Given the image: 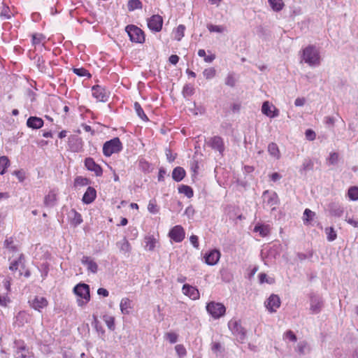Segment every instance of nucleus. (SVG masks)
Masks as SVG:
<instances>
[{"instance_id":"43","label":"nucleus","mask_w":358,"mask_h":358,"mask_svg":"<svg viewBox=\"0 0 358 358\" xmlns=\"http://www.w3.org/2000/svg\"><path fill=\"white\" fill-rule=\"evenodd\" d=\"M36 59V64L38 69L43 73L46 72V66L45 65V59L42 56H38L35 57Z\"/></svg>"},{"instance_id":"1","label":"nucleus","mask_w":358,"mask_h":358,"mask_svg":"<svg viewBox=\"0 0 358 358\" xmlns=\"http://www.w3.org/2000/svg\"><path fill=\"white\" fill-rule=\"evenodd\" d=\"M301 60L311 67L319 66L321 62L319 49L313 45H308L302 50Z\"/></svg>"},{"instance_id":"5","label":"nucleus","mask_w":358,"mask_h":358,"mask_svg":"<svg viewBox=\"0 0 358 358\" xmlns=\"http://www.w3.org/2000/svg\"><path fill=\"white\" fill-rule=\"evenodd\" d=\"M228 327L236 339L243 343L246 338V331L241 326L240 320H231L228 322Z\"/></svg>"},{"instance_id":"24","label":"nucleus","mask_w":358,"mask_h":358,"mask_svg":"<svg viewBox=\"0 0 358 358\" xmlns=\"http://www.w3.org/2000/svg\"><path fill=\"white\" fill-rule=\"evenodd\" d=\"M329 210L331 215L334 217H341L343 213V208L337 203H331L329 205Z\"/></svg>"},{"instance_id":"7","label":"nucleus","mask_w":358,"mask_h":358,"mask_svg":"<svg viewBox=\"0 0 358 358\" xmlns=\"http://www.w3.org/2000/svg\"><path fill=\"white\" fill-rule=\"evenodd\" d=\"M206 310L213 318L218 319L224 315L226 308L221 303L211 301L207 303Z\"/></svg>"},{"instance_id":"14","label":"nucleus","mask_w":358,"mask_h":358,"mask_svg":"<svg viewBox=\"0 0 358 358\" xmlns=\"http://www.w3.org/2000/svg\"><path fill=\"white\" fill-rule=\"evenodd\" d=\"M220 255V252L218 250H211L204 255L205 263L210 266H214L219 262Z\"/></svg>"},{"instance_id":"61","label":"nucleus","mask_w":358,"mask_h":358,"mask_svg":"<svg viewBox=\"0 0 358 358\" xmlns=\"http://www.w3.org/2000/svg\"><path fill=\"white\" fill-rule=\"evenodd\" d=\"M42 34H33L32 35V43L34 45L39 44L43 38Z\"/></svg>"},{"instance_id":"2","label":"nucleus","mask_w":358,"mask_h":358,"mask_svg":"<svg viewBox=\"0 0 358 358\" xmlns=\"http://www.w3.org/2000/svg\"><path fill=\"white\" fill-rule=\"evenodd\" d=\"M74 294L81 299H78L79 306H83L90 300V286L85 283H78L73 288Z\"/></svg>"},{"instance_id":"10","label":"nucleus","mask_w":358,"mask_h":358,"mask_svg":"<svg viewBox=\"0 0 358 358\" xmlns=\"http://www.w3.org/2000/svg\"><path fill=\"white\" fill-rule=\"evenodd\" d=\"M148 28L155 32H159L162 30L163 25V18L159 15H153L147 20Z\"/></svg>"},{"instance_id":"33","label":"nucleus","mask_w":358,"mask_h":358,"mask_svg":"<svg viewBox=\"0 0 358 358\" xmlns=\"http://www.w3.org/2000/svg\"><path fill=\"white\" fill-rule=\"evenodd\" d=\"M10 165V161L8 157L6 156H1L0 157V174L3 175L7 168Z\"/></svg>"},{"instance_id":"47","label":"nucleus","mask_w":358,"mask_h":358,"mask_svg":"<svg viewBox=\"0 0 358 358\" xmlns=\"http://www.w3.org/2000/svg\"><path fill=\"white\" fill-rule=\"evenodd\" d=\"M185 29V27L182 24H180L177 27L176 32H175V36H174V38L176 41H180L182 39V38L184 36Z\"/></svg>"},{"instance_id":"31","label":"nucleus","mask_w":358,"mask_h":358,"mask_svg":"<svg viewBox=\"0 0 358 358\" xmlns=\"http://www.w3.org/2000/svg\"><path fill=\"white\" fill-rule=\"evenodd\" d=\"M268 153L275 159H278L280 157V153L278 149V146L275 143H271L268 145Z\"/></svg>"},{"instance_id":"58","label":"nucleus","mask_w":358,"mask_h":358,"mask_svg":"<svg viewBox=\"0 0 358 358\" xmlns=\"http://www.w3.org/2000/svg\"><path fill=\"white\" fill-rule=\"evenodd\" d=\"M315 215V213L310 210L308 208H306L304 210L303 216L305 218L303 219L304 222H309L313 219V217Z\"/></svg>"},{"instance_id":"32","label":"nucleus","mask_w":358,"mask_h":358,"mask_svg":"<svg viewBox=\"0 0 358 358\" xmlns=\"http://www.w3.org/2000/svg\"><path fill=\"white\" fill-rule=\"evenodd\" d=\"M178 189L179 193L184 194L189 199L194 196L192 188L188 185H181L178 187Z\"/></svg>"},{"instance_id":"28","label":"nucleus","mask_w":358,"mask_h":358,"mask_svg":"<svg viewBox=\"0 0 358 358\" xmlns=\"http://www.w3.org/2000/svg\"><path fill=\"white\" fill-rule=\"evenodd\" d=\"M16 322L19 325L23 326L29 320V315L25 311H20L15 317Z\"/></svg>"},{"instance_id":"18","label":"nucleus","mask_w":358,"mask_h":358,"mask_svg":"<svg viewBox=\"0 0 358 358\" xmlns=\"http://www.w3.org/2000/svg\"><path fill=\"white\" fill-rule=\"evenodd\" d=\"M69 143L71 150L74 152H80L83 149V141L77 136H71L69 138Z\"/></svg>"},{"instance_id":"60","label":"nucleus","mask_w":358,"mask_h":358,"mask_svg":"<svg viewBox=\"0 0 358 358\" xmlns=\"http://www.w3.org/2000/svg\"><path fill=\"white\" fill-rule=\"evenodd\" d=\"M306 137L309 141H313L315 138L316 134L312 129H307L305 132Z\"/></svg>"},{"instance_id":"54","label":"nucleus","mask_w":358,"mask_h":358,"mask_svg":"<svg viewBox=\"0 0 358 358\" xmlns=\"http://www.w3.org/2000/svg\"><path fill=\"white\" fill-rule=\"evenodd\" d=\"M207 28L210 32L222 33L224 31V27L212 24H208Z\"/></svg>"},{"instance_id":"4","label":"nucleus","mask_w":358,"mask_h":358,"mask_svg":"<svg viewBox=\"0 0 358 358\" xmlns=\"http://www.w3.org/2000/svg\"><path fill=\"white\" fill-rule=\"evenodd\" d=\"M131 42L143 43L145 41V34L142 29L134 24L127 25L125 28Z\"/></svg>"},{"instance_id":"59","label":"nucleus","mask_w":358,"mask_h":358,"mask_svg":"<svg viewBox=\"0 0 358 358\" xmlns=\"http://www.w3.org/2000/svg\"><path fill=\"white\" fill-rule=\"evenodd\" d=\"M338 160V155L336 152L330 153L328 162L330 164H336Z\"/></svg>"},{"instance_id":"35","label":"nucleus","mask_w":358,"mask_h":358,"mask_svg":"<svg viewBox=\"0 0 358 358\" xmlns=\"http://www.w3.org/2000/svg\"><path fill=\"white\" fill-rule=\"evenodd\" d=\"M254 231L259 232L261 236L264 237L268 234L269 229L266 225L258 224L255 225Z\"/></svg>"},{"instance_id":"46","label":"nucleus","mask_w":358,"mask_h":358,"mask_svg":"<svg viewBox=\"0 0 358 358\" xmlns=\"http://www.w3.org/2000/svg\"><path fill=\"white\" fill-rule=\"evenodd\" d=\"M175 350L179 358H184L187 355V350L182 344H178L175 346Z\"/></svg>"},{"instance_id":"9","label":"nucleus","mask_w":358,"mask_h":358,"mask_svg":"<svg viewBox=\"0 0 358 358\" xmlns=\"http://www.w3.org/2000/svg\"><path fill=\"white\" fill-rule=\"evenodd\" d=\"M92 96L99 101L106 102L109 97L108 91L100 85H94L92 87Z\"/></svg>"},{"instance_id":"13","label":"nucleus","mask_w":358,"mask_h":358,"mask_svg":"<svg viewBox=\"0 0 358 358\" xmlns=\"http://www.w3.org/2000/svg\"><path fill=\"white\" fill-rule=\"evenodd\" d=\"M170 238L176 243H180L185 238V230L180 225L173 227L169 233Z\"/></svg>"},{"instance_id":"30","label":"nucleus","mask_w":358,"mask_h":358,"mask_svg":"<svg viewBox=\"0 0 358 358\" xmlns=\"http://www.w3.org/2000/svg\"><path fill=\"white\" fill-rule=\"evenodd\" d=\"M120 307L122 314H129L131 308V301L128 298H123L120 301Z\"/></svg>"},{"instance_id":"37","label":"nucleus","mask_w":358,"mask_h":358,"mask_svg":"<svg viewBox=\"0 0 358 358\" xmlns=\"http://www.w3.org/2000/svg\"><path fill=\"white\" fill-rule=\"evenodd\" d=\"M90 180L83 176H77L74 180V187H83L90 183Z\"/></svg>"},{"instance_id":"38","label":"nucleus","mask_w":358,"mask_h":358,"mask_svg":"<svg viewBox=\"0 0 358 358\" xmlns=\"http://www.w3.org/2000/svg\"><path fill=\"white\" fill-rule=\"evenodd\" d=\"M14 348H15V352H17V354L28 351V349L27 348L26 345L24 344V342L22 340H15L14 342Z\"/></svg>"},{"instance_id":"62","label":"nucleus","mask_w":358,"mask_h":358,"mask_svg":"<svg viewBox=\"0 0 358 358\" xmlns=\"http://www.w3.org/2000/svg\"><path fill=\"white\" fill-rule=\"evenodd\" d=\"M189 241H190V243L193 245V246L195 248L199 249V238H198L197 236L192 235L189 238Z\"/></svg>"},{"instance_id":"53","label":"nucleus","mask_w":358,"mask_h":358,"mask_svg":"<svg viewBox=\"0 0 358 358\" xmlns=\"http://www.w3.org/2000/svg\"><path fill=\"white\" fill-rule=\"evenodd\" d=\"M203 76L209 80V79H211L213 78H214L215 76V74H216V71L214 68L211 67V68H208V69H206L203 72Z\"/></svg>"},{"instance_id":"6","label":"nucleus","mask_w":358,"mask_h":358,"mask_svg":"<svg viewBox=\"0 0 358 358\" xmlns=\"http://www.w3.org/2000/svg\"><path fill=\"white\" fill-rule=\"evenodd\" d=\"M206 145L215 151H217L220 156L224 155L225 150L224 140L219 136L208 138L205 141Z\"/></svg>"},{"instance_id":"17","label":"nucleus","mask_w":358,"mask_h":358,"mask_svg":"<svg viewBox=\"0 0 358 358\" xmlns=\"http://www.w3.org/2000/svg\"><path fill=\"white\" fill-rule=\"evenodd\" d=\"M182 289L184 294L188 296L193 300H196L199 298V290L195 287H193L189 284H185L182 286Z\"/></svg>"},{"instance_id":"48","label":"nucleus","mask_w":358,"mask_h":358,"mask_svg":"<svg viewBox=\"0 0 358 358\" xmlns=\"http://www.w3.org/2000/svg\"><path fill=\"white\" fill-rule=\"evenodd\" d=\"M94 321L92 322V324L94 325L96 331L101 334V337L104 336L105 330L103 329V327L99 323L97 317L96 316H93Z\"/></svg>"},{"instance_id":"41","label":"nucleus","mask_w":358,"mask_h":358,"mask_svg":"<svg viewBox=\"0 0 358 358\" xmlns=\"http://www.w3.org/2000/svg\"><path fill=\"white\" fill-rule=\"evenodd\" d=\"M127 6L129 11H133L136 9L142 8L143 4L140 0H129Z\"/></svg>"},{"instance_id":"26","label":"nucleus","mask_w":358,"mask_h":358,"mask_svg":"<svg viewBox=\"0 0 358 358\" xmlns=\"http://www.w3.org/2000/svg\"><path fill=\"white\" fill-rule=\"evenodd\" d=\"M262 112L264 115L270 117H275L278 115V110L275 108L273 111L271 110V106L268 101H265L263 103L262 106Z\"/></svg>"},{"instance_id":"22","label":"nucleus","mask_w":358,"mask_h":358,"mask_svg":"<svg viewBox=\"0 0 358 358\" xmlns=\"http://www.w3.org/2000/svg\"><path fill=\"white\" fill-rule=\"evenodd\" d=\"M19 266L23 270L25 269V258L23 254H20L17 259L10 263L9 269L12 271H15Z\"/></svg>"},{"instance_id":"57","label":"nucleus","mask_w":358,"mask_h":358,"mask_svg":"<svg viewBox=\"0 0 358 358\" xmlns=\"http://www.w3.org/2000/svg\"><path fill=\"white\" fill-rule=\"evenodd\" d=\"M307 347V343L306 341H301L297 344L296 346V351L300 355H304L305 354V349Z\"/></svg>"},{"instance_id":"51","label":"nucleus","mask_w":358,"mask_h":358,"mask_svg":"<svg viewBox=\"0 0 358 358\" xmlns=\"http://www.w3.org/2000/svg\"><path fill=\"white\" fill-rule=\"evenodd\" d=\"M148 210L150 213L156 214L159 212V207L157 205L155 199H152L149 201Z\"/></svg>"},{"instance_id":"64","label":"nucleus","mask_w":358,"mask_h":358,"mask_svg":"<svg viewBox=\"0 0 358 358\" xmlns=\"http://www.w3.org/2000/svg\"><path fill=\"white\" fill-rule=\"evenodd\" d=\"M324 123L329 127H334L335 123V118L330 116L325 117Z\"/></svg>"},{"instance_id":"49","label":"nucleus","mask_w":358,"mask_h":358,"mask_svg":"<svg viewBox=\"0 0 358 358\" xmlns=\"http://www.w3.org/2000/svg\"><path fill=\"white\" fill-rule=\"evenodd\" d=\"M73 71L75 74L80 77L87 76V78L91 77L90 72L84 68H74Z\"/></svg>"},{"instance_id":"56","label":"nucleus","mask_w":358,"mask_h":358,"mask_svg":"<svg viewBox=\"0 0 358 358\" xmlns=\"http://www.w3.org/2000/svg\"><path fill=\"white\" fill-rule=\"evenodd\" d=\"M165 336L166 338L172 344L176 343L178 341V336L174 332H168L166 334Z\"/></svg>"},{"instance_id":"15","label":"nucleus","mask_w":358,"mask_h":358,"mask_svg":"<svg viewBox=\"0 0 358 358\" xmlns=\"http://www.w3.org/2000/svg\"><path fill=\"white\" fill-rule=\"evenodd\" d=\"M29 303L32 308L39 312L48 306L47 299L43 296H35L34 299L29 300Z\"/></svg>"},{"instance_id":"52","label":"nucleus","mask_w":358,"mask_h":358,"mask_svg":"<svg viewBox=\"0 0 358 358\" xmlns=\"http://www.w3.org/2000/svg\"><path fill=\"white\" fill-rule=\"evenodd\" d=\"M3 246L11 252H15L17 250V248L13 245V240L11 237L5 240Z\"/></svg>"},{"instance_id":"27","label":"nucleus","mask_w":358,"mask_h":358,"mask_svg":"<svg viewBox=\"0 0 358 358\" xmlns=\"http://www.w3.org/2000/svg\"><path fill=\"white\" fill-rule=\"evenodd\" d=\"M57 201V195L53 191H50L48 195L45 196L44 205L46 207L52 208L55 206Z\"/></svg>"},{"instance_id":"8","label":"nucleus","mask_w":358,"mask_h":358,"mask_svg":"<svg viewBox=\"0 0 358 358\" xmlns=\"http://www.w3.org/2000/svg\"><path fill=\"white\" fill-rule=\"evenodd\" d=\"M263 202L265 206L275 210L279 204L280 200L275 192L265 190L262 194Z\"/></svg>"},{"instance_id":"34","label":"nucleus","mask_w":358,"mask_h":358,"mask_svg":"<svg viewBox=\"0 0 358 358\" xmlns=\"http://www.w3.org/2000/svg\"><path fill=\"white\" fill-rule=\"evenodd\" d=\"M268 1L272 9L276 12L280 11L285 6L282 0H268Z\"/></svg>"},{"instance_id":"11","label":"nucleus","mask_w":358,"mask_h":358,"mask_svg":"<svg viewBox=\"0 0 358 358\" xmlns=\"http://www.w3.org/2000/svg\"><path fill=\"white\" fill-rule=\"evenodd\" d=\"M310 310L312 314L319 313L324 306L322 297L314 294L310 295Z\"/></svg>"},{"instance_id":"50","label":"nucleus","mask_w":358,"mask_h":358,"mask_svg":"<svg viewBox=\"0 0 358 358\" xmlns=\"http://www.w3.org/2000/svg\"><path fill=\"white\" fill-rule=\"evenodd\" d=\"M182 94L184 97L190 96L194 93V88L191 85L187 84L182 88Z\"/></svg>"},{"instance_id":"16","label":"nucleus","mask_w":358,"mask_h":358,"mask_svg":"<svg viewBox=\"0 0 358 358\" xmlns=\"http://www.w3.org/2000/svg\"><path fill=\"white\" fill-rule=\"evenodd\" d=\"M280 306V299L278 295L271 294L266 303V307L271 312H275Z\"/></svg>"},{"instance_id":"12","label":"nucleus","mask_w":358,"mask_h":358,"mask_svg":"<svg viewBox=\"0 0 358 358\" xmlns=\"http://www.w3.org/2000/svg\"><path fill=\"white\" fill-rule=\"evenodd\" d=\"M85 168L92 172H94L96 176H101L103 174V169L101 166L96 164L94 159L92 157H87L84 161Z\"/></svg>"},{"instance_id":"39","label":"nucleus","mask_w":358,"mask_h":358,"mask_svg":"<svg viewBox=\"0 0 358 358\" xmlns=\"http://www.w3.org/2000/svg\"><path fill=\"white\" fill-rule=\"evenodd\" d=\"M103 320L105 322V323L106 324L108 328L110 331L115 330V317H114L108 315H104L103 316Z\"/></svg>"},{"instance_id":"63","label":"nucleus","mask_w":358,"mask_h":358,"mask_svg":"<svg viewBox=\"0 0 358 358\" xmlns=\"http://www.w3.org/2000/svg\"><path fill=\"white\" fill-rule=\"evenodd\" d=\"M285 335V337L289 339L290 341H292L293 342L296 341V336L292 331L289 330V331H286Z\"/></svg>"},{"instance_id":"20","label":"nucleus","mask_w":358,"mask_h":358,"mask_svg":"<svg viewBox=\"0 0 358 358\" xmlns=\"http://www.w3.org/2000/svg\"><path fill=\"white\" fill-rule=\"evenodd\" d=\"M81 263L87 266V269L89 272L96 273L98 271L97 264L87 256H83L81 259Z\"/></svg>"},{"instance_id":"42","label":"nucleus","mask_w":358,"mask_h":358,"mask_svg":"<svg viewBox=\"0 0 358 358\" xmlns=\"http://www.w3.org/2000/svg\"><path fill=\"white\" fill-rule=\"evenodd\" d=\"M71 213L73 215V217L71 219V223L74 224V226H77L83 222L81 215L75 209H72L71 210Z\"/></svg>"},{"instance_id":"44","label":"nucleus","mask_w":358,"mask_h":358,"mask_svg":"<svg viewBox=\"0 0 358 358\" xmlns=\"http://www.w3.org/2000/svg\"><path fill=\"white\" fill-rule=\"evenodd\" d=\"M348 196L352 201L358 200V187L353 186L349 188L348 192Z\"/></svg>"},{"instance_id":"21","label":"nucleus","mask_w":358,"mask_h":358,"mask_svg":"<svg viewBox=\"0 0 358 358\" xmlns=\"http://www.w3.org/2000/svg\"><path fill=\"white\" fill-rule=\"evenodd\" d=\"M44 124L43 120L36 116H30L27 120V126L33 129L41 128Z\"/></svg>"},{"instance_id":"36","label":"nucleus","mask_w":358,"mask_h":358,"mask_svg":"<svg viewBox=\"0 0 358 358\" xmlns=\"http://www.w3.org/2000/svg\"><path fill=\"white\" fill-rule=\"evenodd\" d=\"M134 108L137 114V115L141 118L143 120H148V118L147 117V115H145V113H144L141 104L136 101L134 103Z\"/></svg>"},{"instance_id":"25","label":"nucleus","mask_w":358,"mask_h":358,"mask_svg":"<svg viewBox=\"0 0 358 358\" xmlns=\"http://www.w3.org/2000/svg\"><path fill=\"white\" fill-rule=\"evenodd\" d=\"M116 245L120 249V252L123 253L124 255H128L131 250V245L127 240L126 237H124L122 241L117 242Z\"/></svg>"},{"instance_id":"29","label":"nucleus","mask_w":358,"mask_h":358,"mask_svg":"<svg viewBox=\"0 0 358 358\" xmlns=\"http://www.w3.org/2000/svg\"><path fill=\"white\" fill-rule=\"evenodd\" d=\"M314 163L310 159H306L303 164L301 169H300V173L302 175H306L307 171H312L313 169Z\"/></svg>"},{"instance_id":"19","label":"nucleus","mask_w":358,"mask_h":358,"mask_svg":"<svg viewBox=\"0 0 358 358\" xmlns=\"http://www.w3.org/2000/svg\"><path fill=\"white\" fill-rule=\"evenodd\" d=\"M96 197V191L92 187H88L86 192L84 193L82 201L85 204H90L92 203Z\"/></svg>"},{"instance_id":"40","label":"nucleus","mask_w":358,"mask_h":358,"mask_svg":"<svg viewBox=\"0 0 358 358\" xmlns=\"http://www.w3.org/2000/svg\"><path fill=\"white\" fill-rule=\"evenodd\" d=\"M156 240L153 236H146L145 238V248L152 251L155 247Z\"/></svg>"},{"instance_id":"55","label":"nucleus","mask_w":358,"mask_h":358,"mask_svg":"<svg viewBox=\"0 0 358 358\" xmlns=\"http://www.w3.org/2000/svg\"><path fill=\"white\" fill-rule=\"evenodd\" d=\"M225 85L234 87L236 85V79L233 73H229L225 79Z\"/></svg>"},{"instance_id":"45","label":"nucleus","mask_w":358,"mask_h":358,"mask_svg":"<svg viewBox=\"0 0 358 358\" xmlns=\"http://www.w3.org/2000/svg\"><path fill=\"white\" fill-rule=\"evenodd\" d=\"M326 234L327 236V240L330 242L336 240L337 234L333 227H327L325 229Z\"/></svg>"},{"instance_id":"23","label":"nucleus","mask_w":358,"mask_h":358,"mask_svg":"<svg viewBox=\"0 0 358 358\" xmlns=\"http://www.w3.org/2000/svg\"><path fill=\"white\" fill-rule=\"evenodd\" d=\"M186 176L185 170L181 166H177L173 169L172 172V178L176 182H180Z\"/></svg>"},{"instance_id":"3","label":"nucleus","mask_w":358,"mask_h":358,"mask_svg":"<svg viewBox=\"0 0 358 358\" xmlns=\"http://www.w3.org/2000/svg\"><path fill=\"white\" fill-rule=\"evenodd\" d=\"M122 148V143L120 138L115 137L103 143V154L106 157H110L113 154L120 152Z\"/></svg>"}]
</instances>
